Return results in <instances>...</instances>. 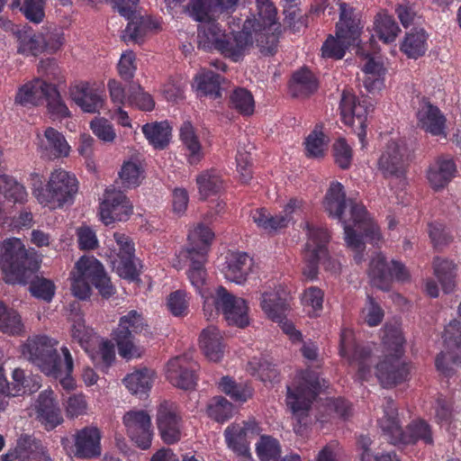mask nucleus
I'll use <instances>...</instances> for the list:
<instances>
[{
	"label": "nucleus",
	"instance_id": "f257e3e1",
	"mask_svg": "<svg viewBox=\"0 0 461 461\" xmlns=\"http://www.w3.org/2000/svg\"><path fill=\"white\" fill-rule=\"evenodd\" d=\"M40 263L37 252L32 249H27L20 239L10 238L3 241L0 266L5 275V282L29 284V290L34 297L50 303L56 287L51 280L35 275Z\"/></svg>",
	"mask_w": 461,
	"mask_h": 461
},
{
	"label": "nucleus",
	"instance_id": "f03ea898",
	"mask_svg": "<svg viewBox=\"0 0 461 461\" xmlns=\"http://www.w3.org/2000/svg\"><path fill=\"white\" fill-rule=\"evenodd\" d=\"M343 189L340 183H332L325 195L324 208L330 216L343 223L346 244L355 251V262L360 264L364 260L363 251L366 248L363 237L371 243L376 244L381 240V233L379 227L370 218L365 206L352 200H349L351 222L343 219V212L347 207L346 194Z\"/></svg>",
	"mask_w": 461,
	"mask_h": 461
},
{
	"label": "nucleus",
	"instance_id": "7ed1b4c3",
	"mask_svg": "<svg viewBox=\"0 0 461 461\" xmlns=\"http://www.w3.org/2000/svg\"><path fill=\"white\" fill-rule=\"evenodd\" d=\"M384 408V415L379 420V426L391 444H414L418 440L426 444L433 443L430 426L425 420H412L403 430L393 399L385 398Z\"/></svg>",
	"mask_w": 461,
	"mask_h": 461
},
{
	"label": "nucleus",
	"instance_id": "20e7f679",
	"mask_svg": "<svg viewBox=\"0 0 461 461\" xmlns=\"http://www.w3.org/2000/svg\"><path fill=\"white\" fill-rule=\"evenodd\" d=\"M115 340L121 357L131 359L140 357L142 349L139 345V337H149V325L143 316L135 310L130 311L120 318L118 327L113 330Z\"/></svg>",
	"mask_w": 461,
	"mask_h": 461
},
{
	"label": "nucleus",
	"instance_id": "39448f33",
	"mask_svg": "<svg viewBox=\"0 0 461 461\" xmlns=\"http://www.w3.org/2000/svg\"><path fill=\"white\" fill-rule=\"evenodd\" d=\"M339 10L336 37L329 35L321 47V56L325 59H341L346 50L354 45L360 36L358 21L353 17V10L346 3L339 4Z\"/></svg>",
	"mask_w": 461,
	"mask_h": 461
},
{
	"label": "nucleus",
	"instance_id": "423d86ee",
	"mask_svg": "<svg viewBox=\"0 0 461 461\" xmlns=\"http://www.w3.org/2000/svg\"><path fill=\"white\" fill-rule=\"evenodd\" d=\"M32 176L36 178L34 185H40L34 188L33 193L41 204L52 208L62 207L65 203H71L77 192V179L65 170H56L51 174L46 190L41 186L42 182L39 175Z\"/></svg>",
	"mask_w": 461,
	"mask_h": 461
},
{
	"label": "nucleus",
	"instance_id": "0eeeda50",
	"mask_svg": "<svg viewBox=\"0 0 461 461\" xmlns=\"http://www.w3.org/2000/svg\"><path fill=\"white\" fill-rule=\"evenodd\" d=\"M56 340L47 336L31 339L25 344L29 360L49 376L59 378L62 374V361L58 353Z\"/></svg>",
	"mask_w": 461,
	"mask_h": 461
},
{
	"label": "nucleus",
	"instance_id": "6e6552de",
	"mask_svg": "<svg viewBox=\"0 0 461 461\" xmlns=\"http://www.w3.org/2000/svg\"><path fill=\"white\" fill-rule=\"evenodd\" d=\"M212 306L214 307L215 314L221 312L230 325L244 328L249 324L246 301L234 296L225 287L219 286L216 289L212 304L205 302L203 306L204 314L207 315L209 309L211 311L208 319L212 316Z\"/></svg>",
	"mask_w": 461,
	"mask_h": 461
},
{
	"label": "nucleus",
	"instance_id": "1a4fd4ad",
	"mask_svg": "<svg viewBox=\"0 0 461 461\" xmlns=\"http://www.w3.org/2000/svg\"><path fill=\"white\" fill-rule=\"evenodd\" d=\"M138 1L114 0L120 14L129 20L128 25L122 32V40L125 42L131 41L141 44L148 32L157 29L158 23L149 16H143L136 11Z\"/></svg>",
	"mask_w": 461,
	"mask_h": 461
},
{
	"label": "nucleus",
	"instance_id": "9d476101",
	"mask_svg": "<svg viewBox=\"0 0 461 461\" xmlns=\"http://www.w3.org/2000/svg\"><path fill=\"white\" fill-rule=\"evenodd\" d=\"M339 109L342 121L345 124L354 128L362 146H365L366 119L369 112L374 110L371 104L367 101H358L357 96L348 90H344L341 95Z\"/></svg>",
	"mask_w": 461,
	"mask_h": 461
},
{
	"label": "nucleus",
	"instance_id": "9b49d317",
	"mask_svg": "<svg viewBox=\"0 0 461 461\" xmlns=\"http://www.w3.org/2000/svg\"><path fill=\"white\" fill-rule=\"evenodd\" d=\"M325 380H320L317 373L311 370H305L302 373V381L293 392L287 387L288 404L294 412L299 411H308L312 402L318 394L327 387Z\"/></svg>",
	"mask_w": 461,
	"mask_h": 461
},
{
	"label": "nucleus",
	"instance_id": "f8f14e48",
	"mask_svg": "<svg viewBox=\"0 0 461 461\" xmlns=\"http://www.w3.org/2000/svg\"><path fill=\"white\" fill-rule=\"evenodd\" d=\"M446 351L440 352L436 359L435 365L438 371L446 376L453 375V368L449 364L461 366V322L453 320L445 329Z\"/></svg>",
	"mask_w": 461,
	"mask_h": 461
},
{
	"label": "nucleus",
	"instance_id": "ddd939ff",
	"mask_svg": "<svg viewBox=\"0 0 461 461\" xmlns=\"http://www.w3.org/2000/svg\"><path fill=\"white\" fill-rule=\"evenodd\" d=\"M409 149L403 140H390L378 159V169L384 177H403L408 167Z\"/></svg>",
	"mask_w": 461,
	"mask_h": 461
},
{
	"label": "nucleus",
	"instance_id": "4468645a",
	"mask_svg": "<svg viewBox=\"0 0 461 461\" xmlns=\"http://www.w3.org/2000/svg\"><path fill=\"white\" fill-rule=\"evenodd\" d=\"M254 21L247 19L240 31L223 35V44L219 51L234 62L242 60L246 53L253 47L254 38L251 29L254 27Z\"/></svg>",
	"mask_w": 461,
	"mask_h": 461
},
{
	"label": "nucleus",
	"instance_id": "2eb2a0df",
	"mask_svg": "<svg viewBox=\"0 0 461 461\" xmlns=\"http://www.w3.org/2000/svg\"><path fill=\"white\" fill-rule=\"evenodd\" d=\"M77 274L90 281L104 298H109L115 293V288L106 275L103 265L95 258L82 257L76 263Z\"/></svg>",
	"mask_w": 461,
	"mask_h": 461
},
{
	"label": "nucleus",
	"instance_id": "dca6fc26",
	"mask_svg": "<svg viewBox=\"0 0 461 461\" xmlns=\"http://www.w3.org/2000/svg\"><path fill=\"white\" fill-rule=\"evenodd\" d=\"M77 274L90 281L104 298H109L115 293V288L106 275L103 265L95 258L82 257L76 263Z\"/></svg>",
	"mask_w": 461,
	"mask_h": 461
},
{
	"label": "nucleus",
	"instance_id": "f3484780",
	"mask_svg": "<svg viewBox=\"0 0 461 461\" xmlns=\"http://www.w3.org/2000/svg\"><path fill=\"white\" fill-rule=\"evenodd\" d=\"M198 365L187 355L178 356L167 362V378L176 387L193 390L197 383L195 372Z\"/></svg>",
	"mask_w": 461,
	"mask_h": 461
},
{
	"label": "nucleus",
	"instance_id": "a211bd4d",
	"mask_svg": "<svg viewBox=\"0 0 461 461\" xmlns=\"http://www.w3.org/2000/svg\"><path fill=\"white\" fill-rule=\"evenodd\" d=\"M339 353L349 357L350 364L356 363L358 366L357 375L361 380H366L371 371V350L366 347L355 345L353 333L349 330H344L340 334Z\"/></svg>",
	"mask_w": 461,
	"mask_h": 461
},
{
	"label": "nucleus",
	"instance_id": "6ab92c4d",
	"mask_svg": "<svg viewBox=\"0 0 461 461\" xmlns=\"http://www.w3.org/2000/svg\"><path fill=\"white\" fill-rule=\"evenodd\" d=\"M132 212V205L121 191L106 190L100 204V217L108 225L113 221H126Z\"/></svg>",
	"mask_w": 461,
	"mask_h": 461
},
{
	"label": "nucleus",
	"instance_id": "aec40b11",
	"mask_svg": "<svg viewBox=\"0 0 461 461\" xmlns=\"http://www.w3.org/2000/svg\"><path fill=\"white\" fill-rule=\"evenodd\" d=\"M127 434L138 447L148 449L151 445L152 431L149 415L143 410L129 411L123 416Z\"/></svg>",
	"mask_w": 461,
	"mask_h": 461
},
{
	"label": "nucleus",
	"instance_id": "412c9836",
	"mask_svg": "<svg viewBox=\"0 0 461 461\" xmlns=\"http://www.w3.org/2000/svg\"><path fill=\"white\" fill-rule=\"evenodd\" d=\"M181 417L173 403L164 402L159 404L157 412V426L162 440L171 445L180 440Z\"/></svg>",
	"mask_w": 461,
	"mask_h": 461
},
{
	"label": "nucleus",
	"instance_id": "4be33fe9",
	"mask_svg": "<svg viewBox=\"0 0 461 461\" xmlns=\"http://www.w3.org/2000/svg\"><path fill=\"white\" fill-rule=\"evenodd\" d=\"M306 228L308 230V241L303 251V260L319 267L321 261L325 264L326 261L330 260L327 244L330 237L325 229L313 228L309 223H306Z\"/></svg>",
	"mask_w": 461,
	"mask_h": 461
},
{
	"label": "nucleus",
	"instance_id": "5701e85b",
	"mask_svg": "<svg viewBox=\"0 0 461 461\" xmlns=\"http://www.w3.org/2000/svg\"><path fill=\"white\" fill-rule=\"evenodd\" d=\"M258 435V425L255 421L244 422L243 426L232 424L225 429L228 447L239 456L251 458L248 438Z\"/></svg>",
	"mask_w": 461,
	"mask_h": 461
},
{
	"label": "nucleus",
	"instance_id": "b1692460",
	"mask_svg": "<svg viewBox=\"0 0 461 461\" xmlns=\"http://www.w3.org/2000/svg\"><path fill=\"white\" fill-rule=\"evenodd\" d=\"M401 357L389 353L376 365L375 375L384 387L394 386L406 379L409 370Z\"/></svg>",
	"mask_w": 461,
	"mask_h": 461
},
{
	"label": "nucleus",
	"instance_id": "393cba45",
	"mask_svg": "<svg viewBox=\"0 0 461 461\" xmlns=\"http://www.w3.org/2000/svg\"><path fill=\"white\" fill-rule=\"evenodd\" d=\"M69 95L71 99L85 113H97L104 105L102 96L96 90L91 88L87 82H81L80 84L71 86L69 88Z\"/></svg>",
	"mask_w": 461,
	"mask_h": 461
},
{
	"label": "nucleus",
	"instance_id": "a878e982",
	"mask_svg": "<svg viewBox=\"0 0 461 461\" xmlns=\"http://www.w3.org/2000/svg\"><path fill=\"white\" fill-rule=\"evenodd\" d=\"M252 265L253 260L247 253L231 252L227 257L223 273L229 281L241 285L246 282Z\"/></svg>",
	"mask_w": 461,
	"mask_h": 461
},
{
	"label": "nucleus",
	"instance_id": "bb28decb",
	"mask_svg": "<svg viewBox=\"0 0 461 461\" xmlns=\"http://www.w3.org/2000/svg\"><path fill=\"white\" fill-rule=\"evenodd\" d=\"M13 382L7 381L4 368L0 366V411L6 410L11 398L25 393V375L21 368H15L12 375Z\"/></svg>",
	"mask_w": 461,
	"mask_h": 461
},
{
	"label": "nucleus",
	"instance_id": "cd10ccee",
	"mask_svg": "<svg viewBox=\"0 0 461 461\" xmlns=\"http://www.w3.org/2000/svg\"><path fill=\"white\" fill-rule=\"evenodd\" d=\"M100 432L96 428H85L76 435V456L92 458L101 454Z\"/></svg>",
	"mask_w": 461,
	"mask_h": 461
},
{
	"label": "nucleus",
	"instance_id": "c85d7f7f",
	"mask_svg": "<svg viewBox=\"0 0 461 461\" xmlns=\"http://www.w3.org/2000/svg\"><path fill=\"white\" fill-rule=\"evenodd\" d=\"M37 402L38 416L48 429H54L63 421L60 409L55 402L51 391L41 393Z\"/></svg>",
	"mask_w": 461,
	"mask_h": 461
},
{
	"label": "nucleus",
	"instance_id": "c756f323",
	"mask_svg": "<svg viewBox=\"0 0 461 461\" xmlns=\"http://www.w3.org/2000/svg\"><path fill=\"white\" fill-rule=\"evenodd\" d=\"M418 119L421 128L432 135L446 137V119L440 110L430 102L424 100V104L418 112Z\"/></svg>",
	"mask_w": 461,
	"mask_h": 461
},
{
	"label": "nucleus",
	"instance_id": "7c9ffc66",
	"mask_svg": "<svg viewBox=\"0 0 461 461\" xmlns=\"http://www.w3.org/2000/svg\"><path fill=\"white\" fill-rule=\"evenodd\" d=\"M456 171V167L452 159L440 158L429 167L427 178L430 186L435 191H438L448 185Z\"/></svg>",
	"mask_w": 461,
	"mask_h": 461
},
{
	"label": "nucleus",
	"instance_id": "2f4dec72",
	"mask_svg": "<svg viewBox=\"0 0 461 461\" xmlns=\"http://www.w3.org/2000/svg\"><path fill=\"white\" fill-rule=\"evenodd\" d=\"M368 276L372 285L383 291L390 290L393 274L385 258L381 254L376 255L370 261Z\"/></svg>",
	"mask_w": 461,
	"mask_h": 461
},
{
	"label": "nucleus",
	"instance_id": "473e14b6",
	"mask_svg": "<svg viewBox=\"0 0 461 461\" xmlns=\"http://www.w3.org/2000/svg\"><path fill=\"white\" fill-rule=\"evenodd\" d=\"M222 337L215 326H208L200 334V347L211 361L218 362L223 356Z\"/></svg>",
	"mask_w": 461,
	"mask_h": 461
},
{
	"label": "nucleus",
	"instance_id": "72a5a7b5",
	"mask_svg": "<svg viewBox=\"0 0 461 461\" xmlns=\"http://www.w3.org/2000/svg\"><path fill=\"white\" fill-rule=\"evenodd\" d=\"M18 461H51L41 442L33 436H21L17 442Z\"/></svg>",
	"mask_w": 461,
	"mask_h": 461
},
{
	"label": "nucleus",
	"instance_id": "f704fd0d",
	"mask_svg": "<svg viewBox=\"0 0 461 461\" xmlns=\"http://www.w3.org/2000/svg\"><path fill=\"white\" fill-rule=\"evenodd\" d=\"M318 88L314 75L306 68H303L293 75L290 92L293 97L306 98Z\"/></svg>",
	"mask_w": 461,
	"mask_h": 461
},
{
	"label": "nucleus",
	"instance_id": "c9c22d12",
	"mask_svg": "<svg viewBox=\"0 0 461 461\" xmlns=\"http://www.w3.org/2000/svg\"><path fill=\"white\" fill-rule=\"evenodd\" d=\"M179 131L180 140L188 151L189 163H198L203 157V152L194 126L189 121L184 122Z\"/></svg>",
	"mask_w": 461,
	"mask_h": 461
},
{
	"label": "nucleus",
	"instance_id": "e433bc0d",
	"mask_svg": "<svg viewBox=\"0 0 461 461\" xmlns=\"http://www.w3.org/2000/svg\"><path fill=\"white\" fill-rule=\"evenodd\" d=\"M213 238L214 233L212 230L200 223L188 234V245L182 252H187L188 254L204 252V256H207L209 245Z\"/></svg>",
	"mask_w": 461,
	"mask_h": 461
},
{
	"label": "nucleus",
	"instance_id": "4c0bfd02",
	"mask_svg": "<svg viewBox=\"0 0 461 461\" xmlns=\"http://www.w3.org/2000/svg\"><path fill=\"white\" fill-rule=\"evenodd\" d=\"M203 24L199 27L198 47L203 50L215 49L220 50L223 44V35L221 30L215 21L201 22Z\"/></svg>",
	"mask_w": 461,
	"mask_h": 461
},
{
	"label": "nucleus",
	"instance_id": "58836bf2",
	"mask_svg": "<svg viewBox=\"0 0 461 461\" xmlns=\"http://www.w3.org/2000/svg\"><path fill=\"white\" fill-rule=\"evenodd\" d=\"M47 82L40 78L21 86L15 95V104L23 106H37L44 95Z\"/></svg>",
	"mask_w": 461,
	"mask_h": 461
},
{
	"label": "nucleus",
	"instance_id": "ea45409f",
	"mask_svg": "<svg viewBox=\"0 0 461 461\" xmlns=\"http://www.w3.org/2000/svg\"><path fill=\"white\" fill-rule=\"evenodd\" d=\"M171 131L167 121L146 123L142 126V131L149 143L159 149H165L169 144Z\"/></svg>",
	"mask_w": 461,
	"mask_h": 461
},
{
	"label": "nucleus",
	"instance_id": "a19ab883",
	"mask_svg": "<svg viewBox=\"0 0 461 461\" xmlns=\"http://www.w3.org/2000/svg\"><path fill=\"white\" fill-rule=\"evenodd\" d=\"M137 258L134 257V248L126 247V250L118 254V260L113 263V267L119 276L128 280H137L140 270L138 267Z\"/></svg>",
	"mask_w": 461,
	"mask_h": 461
},
{
	"label": "nucleus",
	"instance_id": "79ce46f5",
	"mask_svg": "<svg viewBox=\"0 0 461 461\" xmlns=\"http://www.w3.org/2000/svg\"><path fill=\"white\" fill-rule=\"evenodd\" d=\"M221 75L212 71H203L195 77L196 90L200 96H210L212 99L221 97Z\"/></svg>",
	"mask_w": 461,
	"mask_h": 461
},
{
	"label": "nucleus",
	"instance_id": "37998d69",
	"mask_svg": "<svg viewBox=\"0 0 461 461\" xmlns=\"http://www.w3.org/2000/svg\"><path fill=\"white\" fill-rule=\"evenodd\" d=\"M45 140L41 141V147L50 155L55 158L67 157L69 153L70 147L68 144L62 133L52 127H49L44 131Z\"/></svg>",
	"mask_w": 461,
	"mask_h": 461
},
{
	"label": "nucleus",
	"instance_id": "c03bdc74",
	"mask_svg": "<svg viewBox=\"0 0 461 461\" xmlns=\"http://www.w3.org/2000/svg\"><path fill=\"white\" fill-rule=\"evenodd\" d=\"M456 265L448 260L437 258L434 261V273L445 293L452 292L456 286Z\"/></svg>",
	"mask_w": 461,
	"mask_h": 461
},
{
	"label": "nucleus",
	"instance_id": "a18cd8bd",
	"mask_svg": "<svg viewBox=\"0 0 461 461\" xmlns=\"http://www.w3.org/2000/svg\"><path fill=\"white\" fill-rule=\"evenodd\" d=\"M153 372L149 369L136 371L124 378L126 387L132 394L142 397L150 390L153 382Z\"/></svg>",
	"mask_w": 461,
	"mask_h": 461
},
{
	"label": "nucleus",
	"instance_id": "49530a36",
	"mask_svg": "<svg viewBox=\"0 0 461 461\" xmlns=\"http://www.w3.org/2000/svg\"><path fill=\"white\" fill-rule=\"evenodd\" d=\"M191 16L197 22L216 21L219 6L213 0H191L187 5Z\"/></svg>",
	"mask_w": 461,
	"mask_h": 461
},
{
	"label": "nucleus",
	"instance_id": "de8ad7c7",
	"mask_svg": "<svg viewBox=\"0 0 461 461\" xmlns=\"http://www.w3.org/2000/svg\"><path fill=\"white\" fill-rule=\"evenodd\" d=\"M426 40L427 36L423 30L411 32L405 36L401 45V50L403 51L408 58L417 59L426 52Z\"/></svg>",
	"mask_w": 461,
	"mask_h": 461
},
{
	"label": "nucleus",
	"instance_id": "09e8293b",
	"mask_svg": "<svg viewBox=\"0 0 461 461\" xmlns=\"http://www.w3.org/2000/svg\"><path fill=\"white\" fill-rule=\"evenodd\" d=\"M180 256L191 261L188 277L192 285L199 288L204 284L206 276L204 264L207 260V256H204V252L188 254L187 252L182 251Z\"/></svg>",
	"mask_w": 461,
	"mask_h": 461
},
{
	"label": "nucleus",
	"instance_id": "8fccbe9b",
	"mask_svg": "<svg viewBox=\"0 0 461 461\" xmlns=\"http://www.w3.org/2000/svg\"><path fill=\"white\" fill-rule=\"evenodd\" d=\"M261 307L267 316L274 321L282 323L284 312L286 310V300L281 298L277 293H265Z\"/></svg>",
	"mask_w": 461,
	"mask_h": 461
},
{
	"label": "nucleus",
	"instance_id": "3c124183",
	"mask_svg": "<svg viewBox=\"0 0 461 461\" xmlns=\"http://www.w3.org/2000/svg\"><path fill=\"white\" fill-rule=\"evenodd\" d=\"M43 97L47 100V108L52 116L57 118L70 117V112L55 85L48 83L45 86Z\"/></svg>",
	"mask_w": 461,
	"mask_h": 461
},
{
	"label": "nucleus",
	"instance_id": "603ef678",
	"mask_svg": "<svg viewBox=\"0 0 461 461\" xmlns=\"http://www.w3.org/2000/svg\"><path fill=\"white\" fill-rule=\"evenodd\" d=\"M23 324L20 315L12 308H8L0 301V330L11 335H18L23 331Z\"/></svg>",
	"mask_w": 461,
	"mask_h": 461
},
{
	"label": "nucleus",
	"instance_id": "864d4df0",
	"mask_svg": "<svg viewBox=\"0 0 461 461\" xmlns=\"http://www.w3.org/2000/svg\"><path fill=\"white\" fill-rule=\"evenodd\" d=\"M230 106L240 114L249 116L255 109L254 97L246 88L238 87L230 95Z\"/></svg>",
	"mask_w": 461,
	"mask_h": 461
},
{
	"label": "nucleus",
	"instance_id": "5fc2aeb1",
	"mask_svg": "<svg viewBox=\"0 0 461 461\" xmlns=\"http://www.w3.org/2000/svg\"><path fill=\"white\" fill-rule=\"evenodd\" d=\"M219 385L221 390L234 401L246 402L252 396L250 386L247 384H238L228 375L221 379Z\"/></svg>",
	"mask_w": 461,
	"mask_h": 461
},
{
	"label": "nucleus",
	"instance_id": "6e6d98bb",
	"mask_svg": "<svg viewBox=\"0 0 461 461\" xmlns=\"http://www.w3.org/2000/svg\"><path fill=\"white\" fill-rule=\"evenodd\" d=\"M15 33L19 42L17 47L19 53L37 56L44 50L40 34L36 35L32 34L31 32H23L20 30Z\"/></svg>",
	"mask_w": 461,
	"mask_h": 461
},
{
	"label": "nucleus",
	"instance_id": "4d7b16f0",
	"mask_svg": "<svg viewBox=\"0 0 461 461\" xmlns=\"http://www.w3.org/2000/svg\"><path fill=\"white\" fill-rule=\"evenodd\" d=\"M39 34L44 50L50 53L56 52L64 44L65 39L63 30L56 24L51 23L42 28Z\"/></svg>",
	"mask_w": 461,
	"mask_h": 461
},
{
	"label": "nucleus",
	"instance_id": "13d9d810",
	"mask_svg": "<svg viewBox=\"0 0 461 461\" xmlns=\"http://www.w3.org/2000/svg\"><path fill=\"white\" fill-rule=\"evenodd\" d=\"M199 194L202 200L217 194L221 188V180L211 171H204L196 178Z\"/></svg>",
	"mask_w": 461,
	"mask_h": 461
},
{
	"label": "nucleus",
	"instance_id": "bf43d9fd",
	"mask_svg": "<svg viewBox=\"0 0 461 461\" xmlns=\"http://www.w3.org/2000/svg\"><path fill=\"white\" fill-rule=\"evenodd\" d=\"M128 102L142 111H152L155 102L150 95L145 93L137 83H131L128 89Z\"/></svg>",
	"mask_w": 461,
	"mask_h": 461
},
{
	"label": "nucleus",
	"instance_id": "052dcab7",
	"mask_svg": "<svg viewBox=\"0 0 461 461\" xmlns=\"http://www.w3.org/2000/svg\"><path fill=\"white\" fill-rule=\"evenodd\" d=\"M384 342L390 353L398 357H402L403 355V345L405 339L400 328L394 325H386Z\"/></svg>",
	"mask_w": 461,
	"mask_h": 461
},
{
	"label": "nucleus",
	"instance_id": "680f3d73",
	"mask_svg": "<svg viewBox=\"0 0 461 461\" xmlns=\"http://www.w3.org/2000/svg\"><path fill=\"white\" fill-rule=\"evenodd\" d=\"M143 168L140 164L133 161L124 162L119 173L124 187L137 186L140 184Z\"/></svg>",
	"mask_w": 461,
	"mask_h": 461
},
{
	"label": "nucleus",
	"instance_id": "e2e57ef3",
	"mask_svg": "<svg viewBox=\"0 0 461 461\" xmlns=\"http://www.w3.org/2000/svg\"><path fill=\"white\" fill-rule=\"evenodd\" d=\"M257 454L261 461L278 458L281 454L278 441L269 436H261L257 445Z\"/></svg>",
	"mask_w": 461,
	"mask_h": 461
},
{
	"label": "nucleus",
	"instance_id": "0e129e2a",
	"mask_svg": "<svg viewBox=\"0 0 461 461\" xmlns=\"http://www.w3.org/2000/svg\"><path fill=\"white\" fill-rule=\"evenodd\" d=\"M321 126L316 125L315 129L308 135L305 140L306 155L308 158H321L324 153L326 142Z\"/></svg>",
	"mask_w": 461,
	"mask_h": 461
},
{
	"label": "nucleus",
	"instance_id": "69168bd1",
	"mask_svg": "<svg viewBox=\"0 0 461 461\" xmlns=\"http://www.w3.org/2000/svg\"><path fill=\"white\" fill-rule=\"evenodd\" d=\"M376 32L379 38L385 43L394 41L400 29L392 16L384 15L375 21Z\"/></svg>",
	"mask_w": 461,
	"mask_h": 461
},
{
	"label": "nucleus",
	"instance_id": "338daca9",
	"mask_svg": "<svg viewBox=\"0 0 461 461\" xmlns=\"http://www.w3.org/2000/svg\"><path fill=\"white\" fill-rule=\"evenodd\" d=\"M232 413V404L222 396L214 398V403L208 406V414L218 422L228 420Z\"/></svg>",
	"mask_w": 461,
	"mask_h": 461
},
{
	"label": "nucleus",
	"instance_id": "774afa93",
	"mask_svg": "<svg viewBox=\"0 0 461 461\" xmlns=\"http://www.w3.org/2000/svg\"><path fill=\"white\" fill-rule=\"evenodd\" d=\"M44 5V0H24L20 10L27 20L39 23L43 20L45 15Z\"/></svg>",
	"mask_w": 461,
	"mask_h": 461
}]
</instances>
